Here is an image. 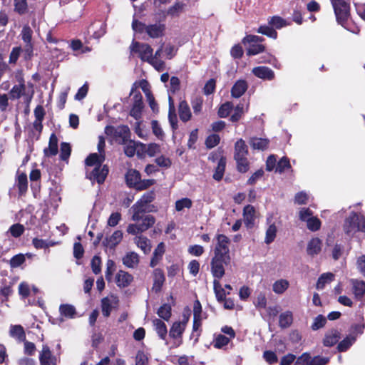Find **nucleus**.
<instances>
[{"instance_id": "nucleus-1", "label": "nucleus", "mask_w": 365, "mask_h": 365, "mask_svg": "<svg viewBox=\"0 0 365 365\" xmlns=\"http://www.w3.org/2000/svg\"><path fill=\"white\" fill-rule=\"evenodd\" d=\"M343 230L350 237H353L358 232L365 233V217L354 211L351 212L344 220Z\"/></svg>"}, {"instance_id": "nucleus-2", "label": "nucleus", "mask_w": 365, "mask_h": 365, "mask_svg": "<svg viewBox=\"0 0 365 365\" xmlns=\"http://www.w3.org/2000/svg\"><path fill=\"white\" fill-rule=\"evenodd\" d=\"M334 9L336 22L346 28L351 18V5L346 0H330Z\"/></svg>"}, {"instance_id": "nucleus-3", "label": "nucleus", "mask_w": 365, "mask_h": 365, "mask_svg": "<svg viewBox=\"0 0 365 365\" xmlns=\"http://www.w3.org/2000/svg\"><path fill=\"white\" fill-rule=\"evenodd\" d=\"M105 133L111 136L118 145L126 144L131 136L130 130L127 125H120L116 127L107 125L105 128Z\"/></svg>"}, {"instance_id": "nucleus-4", "label": "nucleus", "mask_w": 365, "mask_h": 365, "mask_svg": "<svg viewBox=\"0 0 365 365\" xmlns=\"http://www.w3.org/2000/svg\"><path fill=\"white\" fill-rule=\"evenodd\" d=\"M130 54H138V57L142 61L149 62L153 60V49L152 47L145 43H140L133 40L130 46Z\"/></svg>"}, {"instance_id": "nucleus-5", "label": "nucleus", "mask_w": 365, "mask_h": 365, "mask_svg": "<svg viewBox=\"0 0 365 365\" xmlns=\"http://www.w3.org/2000/svg\"><path fill=\"white\" fill-rule=\"evenodd\" d=\"M231 257L213 256L210 262L211 273L214 278L222 279L225 274V266L230 264Z\"/></svg>"}, {"instance_id": "nucleus-6", "label": "nucleus", "mask_w": 365, "mask_h": 365, "mask_svg": "<svg viewBox=\"0 0 365 365\" xmlns=\"http://www.w3.org/2000/svg\"><path fill=\"white\" fill-rule=\"evenodd\" d=\"M138 82H135L131 88L130 95H133V104L130 111V115L135 119L140 118L144 108L143 96L139 91H137Z\"/></svg>"}, {"instance_id": "nucleus-7", "label": "nucleus", "mask_w": 365, "mask_h": 365, "mask_svg": "<svg viewBox=\"0 0 365 365\" xmlns=\"http://www.w3.org/2000/svg\"><path fill=\"white\" fill-rule=\"evenodd\" d=\"M216 244L214 248V256L231 257L230 254L229 245L230 240L223 234L215 235Z\"/></svg>"}, {"instance_id": "nucleus-8", "label": "nucleus", "mask_w": 365, "mask_h": 365, "mask_svg": "<svg viewBox=\"0 0 365 365\" xmlns=\"http://www.w3.org/2000/svg\"><path fill=\"white\" fill-rule=\"evenodd\" d=\"M119 299L116 294L110 293L101 300L102 314L105 318L110 316L113 309H117L119 307Z\"/></svg>"}, {"instance_id": "nucleus-9", "label": "nucleus", "mask_w": 365, "mask_h": 365, "mask_svg": "<svg viewBox=\"0 0 365 365\" xmlns=\"http://www.w3.org/2000/svg\"><path fill=\"white\" fill-rule=\"evenodd\" d=\"M109 173V168L107 165L102 167L96 166L93 170L87 175V178L93 182H96L99 185H102Z\"/></svg>"}, {"instance_id": "nucleus-10", "label": "nucleus", "mask_w": 365, "mask_h": 365, "mask_svg": "<svg viewBox=\"0 0 365 365\" xmlns=\"http://www.w3.org/2000/svg\"><path fill=\"white\" fill-rule=\"evenodd\" d=\"M40 365H57V356L53 354L48 344H43L38 356Z\"/></svg>"}, {"instance_id": "nucleus-11", "label": "nucleus", "mask_w": 365, "mask_h": 365, "mask_svg": "<svg viewBox=\"0 0 365 365\" xmlns=\"http://www.w3.org/2000/svg\"><path fill=\"white\" fill-rule=\"evenodd\" d=\"M131 210L133 211L132 220L136 222L140 221V219L143 218L144 214L156 212L158 210V207L151 203L143 205V207L138 206L137 207H135V206H132Z\"/></svg>"}, {"instance_id": "nucleus-12", "label": "nucleus", "mask_w": 365, "mask_h": 365, "mask_svg": "<svg viewBox=\"0 0 365 365\" xmlns=\"http://www.w3.org/2000/svg\"><path fill=\"white\" fill-rule=\"evenodd\" d=\"M252 73L264 81H272L275 78L274 72L269 67L260 66L253 68Z\"/></svg>"}, {"instance_id": "nucleus-13", "label": "nucleus", "mask_w": 365, "mask_h": 365, "mask_svg": "<svg viewBox=\"0 0 365 365\" xmlns=\"http://www.w3.org/2000/svg\"><path fill=\"white\" fill-rule=\"evenodd\" d=\"M255 208L251 205L245 206L243 209L244 223L247 229H252L255 226Z\"/></svg>"}, {"instance_id": "nucleus-14", "label": "nucleus", "mask_w": 365, "mask_h": 365, "mask_svg": "<svg viewBox=\"0 0 365 365\" xmlns=\"http://www.w3.org/2000/svg\"><path fill=\"white\" fill-rule=\"evenodd\" d=\"M153 284L152 290L158 293L161 291L165 281L164 272L162 269L156 268L153 272Z\"/></svg>"}, {"instance_id": "nucleus-15", "label": "nucleus", "mask_w": 365, "mask_h": 365, "mask_svg": "<svg viewBox=\"0 0 365 365\" xmlns=\"http://www.w3.org/2000/svg\"><path fill=\"white\" fill-rule=\"evenodd\" d=\"M341 338V333L336 329H331L326 332L323 339V345L327 347H331L336 344Z\"/></svg>"}, {"instance_id": "nucleus-16", "label": "nucleus", "mask_w": 365, "mask_h": 365, "mask_svg": "<svg viewBox=\"0 0 365 365\" xmlns=\"http://www.w3.org/2000/svg\"><path fill=\"white\" fill-rule=\"evenodd\" d=\"M133 281V277L128 272L119 270L115 275V283L120 288L128 287Z\"/></svg>"}, {"instance_id": "nucleus-17", "label": "nucleus", "mask_w": 365, "mask_h": 365, "mask_svg": "<svg viewBox=\"0 0 365 365\" xmlns=\"http://www.w3.org/2000/svg\"><path fill=\"white\" fill-rule=\"evenodd\" d=\"M141 175L135 169H128L125 175V182L128 187L136 189L140 180Z\"/></svg>"}, {"instance_id": "nucleus-18", "label": "nucleus", "mask_w": 365, "mask_h": 365, "mask_svg": "<svg viewBox=\"0 0 365 365\" xmlns=\"http://www.w3.org/2000/svg\"><path fill=\"white\" fill-rule=\"evenodd\" d=\"M166 26L165 24H154L147 26V34L152 38H157L165 35Z\"/></svg>"}, {"instance_id": "nucleus-19", "label": "nucleus", "mask_w": 365, "mask_h": 365, "mask_svg": "<svg viewBox=\"0 0 365 365\" xmlns=\"http://www.w3.org/2000/svg\"><path fill=\"white\" fill-rule=\"evenodd\" d=\"M353 293L355 299L365 301V282L363 280L351 279Z\"/></svg>"}, {"instance_id": "nucleus-20", "label": "nucleus", "mask_w": 365, "mask_h": 365, "mask_svg": "<svg viewBox=\"0 0 365 365\" xmlns=\"http://www.w3.org/2000/svg\"><path fill=\"white\" fill-rule=\"evenodd\" d=\"M16 185L18 188L19 196H24L28 190V179L26 173H19V172L17 173L16 178Z\"/></svg>"}, {"instance_id": "nucleus-21", "label": "nucleus", "mask_w": 365, "mask_h": 365, "mask_svg": "<svg viewBox=\"0 0 365 365\" xmlns=\"http://www.w3.org/2000/svg\"><path fill=\"white\" fill-rule=\"evenodd\" d=\"M122 239L123 232L121 230H116L110 237H106L103 241V245L106 247L113 249L121 242Z\"/></svg>"}, {"instance_id": "nucleus-22", "label": "nucleus", "mask_w": 365, "mask_h": 365, "mask_svg": "<svg viewBox=\"0 0 365 365\" xmlns=\"http://www.w3.org/2000/svg\"><path fill=\"white\" fill-rule=\"evenodd\" d=\"M248 85L245 80L237 81L231 88V96L233 98H240L247 90Z\"/></svg>"}, {"instance_id": "nucleus-23", "label": "nucleus", "mask_w": 365, "mask_h": 365, "mask_svg": "<svg viewBox=\"0 0 365 365\" xmlns=\"http://www.w3.org/2000/svg\"><path fill=\"white\" fill-rule=\"evenodd\" d=\"M322 241L318 238L314 237L309 240L307 247V252L309 255L314 257L320 253L322 250Z\"/></svg>"}, {"instance_id": "nucleus-24", "label": "nucleus", "mask_w": 365, "mask_h": 365, "mask_svg": "<svg viewBox=\"0 0 365 365\" xmlns=\"http://www.w3.org/2000/svg\"><path fill=\"white\" fill-rule=\"evenodd\" d=\"M269 140L268 138L252 137L250 139L249 143L253 150H265L268 148L269 145Z\"/></svg>"}, {"instance_id": "nucleus-25", "label": "nucleus", "mask_w": 365, "mask_h": 365, "mask_svg": "<svg viewBox=\"0 0 365 365\" xmlns=\"http://www.w3.org/2000/svg\"><path fill=\"white\" fill-rule=\"evenodd\" d=\"M178 114L182 122H187L191 119L192 113L190 106L185 100L181 101L178 106Z\"/></svg>"}, {"instance_id": "nucleus-26", "label": "nucleus", "mask_w": 365, "mask_h": 365, "mask_svg": "<svg viewBox=\"0 0 365 365\" xmlns=\"http://www.w3.org/2000/svg\"><path fill=\"white\" fill-rule=\"evenodd\" d=\"M165 252V249L164 242H160L153 253V257L150 262V266L151 267H155L159 263L162 259Z\"/></svg>"}, {"instance_id": "nucleus-27", "label": "nucleus", "mask_w": 365, "mask_h": 365, "mask_svg": "<svg viewBox=\"0 0 365 365\" xmlns=\"http://www.w3.org/2000/svg\"><path fill=\"white\" fill-rule=\"evenodd\" d=\"M226 163V157L224 155L220 156L217 165L215 168L214 174L212 175L213 179H215L217 181H220L222 179L225 171Z\"/></svg>"}, {"instance_id": "nucleus-28", "label": "nucleus", "mask_w": 365, "mask_h": 365, "mask_svg": "<svg viewBox=\"0 0 365 365\" xmlns=\"http://www.w3.org/2000/svg\"><path fill=\"white\" fill-rule=\"evenodd\" d=\"M248 153V148L245 140L242 138L237 140L235 144L234 158L247 157Z\"/></svg>"}, {"instance_id": "nucleus-29", "label": "nucleus", "mask_w": 365, "mask_h": 365, "mask_svg": "<svg viewBox=\"0 0 365 365\" xmlns=\"http://www.w3.org/2000/svg\"><path fill=\"white\" fill-rule=\"evenodd\" d=\"M58 151V138L55 133H52L49 138L48 148L44 149V154L46 156H54Z\"/></svg>"}, {"instance_id": "nucleus-30", "label": "nucleus", "mask_w": 365, "mask_h": 365, "mask_svg": "<svg viewBox=\"0 0 365 365\" xmlns=\"http://www.w3.org/2000/svg\"><path fill=\"white\" fill-rule=\"evenodd\" d=\"M169 110H168V120L170 125L173 130L178 128V118L175 113V108L174 100L171 96L168 98Z\"/></svg>"}, {"instance_id": "nucleus-31", "label": "nucleus", "mask_w": 365, "mask_h": 365, "mask_svg": "<svg viewBox=\"0 0 365 365\" xmlns=\"http://www.w3.org/2000/svg\"><path fill=\"white\" fill-rule=\"evenodd\" d=\"M185 330V327L183 324H181L179 322H175L170 329L169 336L173 339H182Z\"/></svg>"}, {"instance_id": "nucleus-32", "label": "nucleus", "mask_w": 365, "mask_h": 365, "mask_svg": "<svg viewBox=\"0 0 365 365\" xmlns=\"http://www.w3.org/2000/svg\"><path fill=\"white\" fill-rule=\"evenodd\" d=\"M123 263L128 268H134L139 263L138 255L134 252H128L123 257Z\"/></svg>"}, {"instance_id": "nucleus-33", "label": "nucleus", "mask_w": 365, "mask_h": 365, "mask_svg": "<svg viewBox=\"0 0 365 365\" xmlns=\"http://www.w3.org/2000/svg\"><path fill=\"white\" fill-rule=\"evenodd\" d=\"M153 324L155 327V330L158 334V336L161 339L165 340L166 339L168 334L167 326L165 324V322L160 319H155L153 320Z\"/></svg>"}, {"instance_id": "nucleus-34", "label": "nucleus", "mask_w": 365, "mask_h": 365, "mask_svg": "<svg viewBox=\"0 0 365 365\" xmlns=\"http://www.w3.org/2000/svg\"><path fill=\"white\" fill-rule=\"evenodd\" d=\"M26 93V86L15 84L10 90L9 95L10 99L18 100Z\"/></svg>"}, {"instance_id": "nucleus-35", "label": "nucleus", "mask_w": 365, "mask_h": 365, "mask_svg": "<svg viewBox=\"0 0 365 365\" xmlns=\"http://www.w3.org/2000/svg\"><path fill=\"white\" fill-rule=\"evenodd\" d=\"M293 322V314L290 311H286L280 314L279 317V326L282 329L289 327Z\"/></svg>"}, {"instance_id": "nucleus-36", "label": "nucleus", "mask_w": 365, "mask_h": 365, "mask_svg": "<svg viewBox=\"0 0 365 365\" xmlns=\"http://www.w3.org/2000/svg\"><path fill=\"white\" fill-rule=\"evenodd\" d=\"M156 195L154 190L144 193L141 197L133 205L135 207H143V205L150 204L155 199Z\"/></svg>"}, {"instance_id": "nucleus-37", "label": "nucleus", "mask_w": 365, "mask_h": 365, "mask_svg": "<svg viewBox=\"0 0 365 365\" xmlns=\"http://www.w3.org/2000/svg\"><path fill=\"white\" fill-rule=\"evenodd\" d=\"M59 312L61 315L66 318L73 319L76 315V308L69 304H61Z\"/></svg>"}, {"instance_id": "nucleus-38", "label": "nucleus", "mask_w": 365, "mask_h": 365, "mask_svg": "<svg viewBox=\"0 0 365 365\" xmlns=\"http://www.w3.org/2000/svg\"><path fill=\"white\" fill-rule=\"evenodd\" d=\"M230 339L228 336H225L222 334H215L214 339H213V346L216 349H223L225 346L228 345L230 342Z\"/></svg>"}, {"instance_id": "nucleus-39", "label": "nucleus", "mask_w": 365, "mask_h": 365, "mask_svg": "<svg viewBox=\"0 0 365 365\" xmlns=\"http://www.w3.org/2000/svg\"><path fill=\"white\" fill-rule=\"evenodd\" d=\"M356 336L349 335L346 336L342 341H341L337 345V350L339 352L346 351L355 342Z\"/></svg>"}, {"instance_id": "nucleus-40", "label": "nucleus", "mask_w": 365, "mask_h": 365, "mask_svg": "<svg viewBox=\"0 0 365 365\" xmlns=\"http://www.w3.org/2000/svg\"><path fill=\"white\" fill-rule=\"evenodd\" d=\"M157 314L165 321H169L172 316V305L165 303L157 311Z\"/></svg>"}, {"instance_id": "nucleus-41", "label": "nucleus", "mask_w": 365, "mask_h": 365, "mask_svg": "<svg viewBox=\"0 0 365 365\" xmlns=\"http://www.w3.org/2000/svg\"><path fill=\"white\" fill-rule=\"evenodd\" d=\"M334 274L331 272H327L324 273L320 275V277L318 278L316 288L317 289H322L324 288L325 285L327 283H330L331 282L334 281Z\"/></svg>"}, {"instance_id": "nucleus-42", "label": "nucleus", "mask_w": 365, "mask_h": 365, "mask_svg": "<svg viewBox=\"0 0 365 365\" xmlns=\"http://www.w3.org/2000/svg\"><path fill=\"white\" fill-rule=\"evenodd\" d=\"M202 318L193 317L192 331L190 338L195 337V343L198 342L199 337L202 332Z\"/></svg>"}, {"instance_id": "nucleus-43", "label": "nucleus", "mask_w": 365, "mask_h": 365, "mask_svg": "<svg viewBox=\"0 0 365 365\" xmlns=\"http://www.w3.org/2000/svg\"><path fill=\"white\" fill-rule=\"evenodd\" d=\"M257 32L261 34L262 35H265L269 38L276 39L277 38L278 34L275 29H274L272 26L269 25H262L260 26Z\"/></svg>"}, {"instance_id": "nucleus-44", "label": "nucleus", "mask_w": 365, "mask_h": 365, "mask_svg": "<svg viewBox=\"0 0 365 365\" xmlns=\"http://www.w3.org/2000/svg\"><path fill=\"white\" fill-rule=\"evenodd\" d=\"M185 6V4L183 2L176 1L172 6L169 7L167 14L172 17L178 16L183 11Z\"/></svg>"}, {"instance_id": "nucleus-45", "label": "nucleus", "mask_w": 365, "mask_h": 365, "mask_svg": "<svg viewBox=\"0 0 365 365\" xmlns=\"http://www.w3.org/2000/svg\"><path fill=\"white\" fill-rule=\"evenodd\" d=\"M268 24L276 29H280L288 25L286 20L279 16L270 17L268 20Z\"/></svg>"}, {"instance_id": "nucleus-46", "label": "nucleus", "mask_w": 365, "mask_h": 365, "mask_svg": "<svg viewBox=\"0 0 365 365\" xmlns=\"http://www.w3.org/2000/svg\"><path fill=\"white\" fill-rule=\"evenodd\" d=\"M14 11L19 15H24L28 12V4L26 0H14Z\"/></svg>"}, {"instance_id": "nucleus-47", "label": "nucleus", "mask_w": 365, "mask_h": 365, "mask_svg": "<svg viewBox=\"0 0 365 365\" xmlns=\"http://www.w3.org/2000/svg\"><path fill=\"white\" fill-rule=\"evenodd\" d=\"M71 153V146L70 143L66 142H62L61 143L60 159L63 161L68 163Z\"/></svg>"}, {"instance_id": "nucleus-48", "label": "nucleus", "mask_w": 365, "mask_h": 365, "mask_svg": "<svg viewBox=\"0 0 365 365\" xmlns=\"http://www.w3.org/2000/svg\"><path fill=\"white\" fill-rule=\"evenodd\" d=\"M289 287V282L286 279H279L272 286L273 291L277 294H283Z\"/></svg>"}, {"instance_id": "nucleus-49", "label": "nucleus", "mask_w": 365, "mask_h": 365, "mask_svg": "<svg viewBox=\"0 0 365 365\" xmlns=\"http://www.w3.org/2000/svg\"><path fill=\"white\" fill-rule=\"evenodd\" d=\"M137 246L140 248L145 254H148L151 250V245L149 240L143 236L138 237L136 241Z\"/></svg>"}, {"instance_id": "nucleus-50", "label": "nucleus", "mask_w": 365, "mask_h": 365, "mask_svg": "<svg viewBox=\"0 0 365 365\" xmlns=\"http://www.w3.org/2000/svg\"><path fill=\"white\" fill-rule=\"evenodd\" d=\"M277 229L274 224L270 225L266 230L264 242L267 245L272 243L276 238Z\"/></svg>"}, {"instance_id": "nucleus-51", "label": "nucleus", "mask_w": 365, "mask_h": 365, "mask_svg": "<svg viewBox=\"0 0 365 365\" xmlns=\"http://www.w3.org/2000/svg\"><path fill=\"white\" fill-rule=\"evenodd\" d=\"M10 334L12 336H16L20 341H25L26 339V334L21 325L11 326Z\"/></svg>"}, {"instance_id": "nucleus-52", "label": "nucleus", "mask_w": 365, "mask_h": 365, "mask_svg": "<svg viewBox=\"0 0 365 365\" xmlns=\"http://www.w3.org/2000/svg\"><path fill=\"white\" fill-rule=\"evenodd\" d=\"M289 169H292L289 159L287 156H284L277 162L276 172L282 173Z\"/></svg>"}, {"instance_id": "nucleus-53", "label": "nucleus", "mask_w": 365, "mask_h": 365, "mask_svg": "<svg viewBox=\"0 0 365 365\" xmlns=\"http://www.w3.org/2000/svg\"><path fill=\"white\" fill-rule=\"evenodd\" d=\"M237 163V169L240 173H245L249 170L250 163L247 157L234 158Z\"/></svg>"}, {"instance_id": "nucleus-54", "label": "nucleus", "mask_w": 365, "mask_h": 365, "mask_svg": "<svg viewBox=\"0 0 365 365\" xmlns=\"http://www.w3.org/2000/svg\"><path fill=\"white\" fill-rule=\"evenodd\" d=\"M204 100L202 96H197L191 100V106L195 115H199L202 110Z\"/></svg>"}, {"instance_id": "nucleus-55", "label": "nucleus", "mask_w": 365, "mask_h": 365, "mask_svg": "<svg viewBox=\"0 0 365 365\" xmlns=\"http://www.w3.org/2000/svg\"><path fill=\"white\" fill-rule=\"evenodd\" d=\"M141 220L142 222L139 224L140 225L141 230H143V232L152 227L155 223V217L150 215H145L144 217H143Z\"/></svg>"}, {"instance_id": "nucleus-56", "label": "nucleus", "mask_w": 365, "mask_h": 365, "mask_svg": "<svg viewBox=\"0 0 365 365\" xmlns=\"http://www.w3.org/2000/svg\"><path fill=\"white\" fill-rule=\"evenodd\" d=\"M124 153L126 156L132 158L135 155L138 143L133 140H129L126 144H124Z\"/></svg>"}, {"instance_id": "nucleus-57", "label": "nucleus", "mask_w": 365, "mask_h": 365, "mask_svg": "<svg viewBox=\"0 0 365 365\" xmlns=\"http://www.w3.org/2000/svg\"><path fill=\"white\" fill-rule=\"evenodd\" d=\"M25 231V227L22 224L16 223L12 225L9 230L11 235L15 238L21 237Z\"/></svg>"}, {"instance_id": "nucleus-58", "label": "nucleus", "mask_w": 365, "mask_h": 365, "mask_svg": "<svg viewBox=\"0 0 365 365\" xmlns=\"http://www.w3.org/2000/svg\"><path fill=\"white\" fill-rule=\"evenodd\" d=\"M322 222L317 217H311L307 220V228L312 232L319 230L321 227Z\"/></svg>"}, {"instance_id": "nucleus-59", "label": "nucleus", "mask_w": 365, "mask_h": 365, "mask_svg": "<svg viewBox=\"0 0 365 365\" xmlns=\"http://www.w3.org/2000/svg\"><path fill=\"white\" fill-rule=\"evenodd\" d=\"M232 110V103L226 102L220 106L217 111V115L220 118H226L230 115Z\"/></svg>"}, {"instance_id": "nucleus-60", "label": "nucleus", "mask_w": 365, "mask_h": 365, "mask_svg": "<svg viewBox=\"0 0 365 365\" xmlns=\"http://www.w3.org/2000/svg\"><path fill=\"white\" fill-rule=\"evenodd\" d=\"M192 205V200L188 197H183L175 202V210L178 212L182 210L184 208H190Z\"/></svg>"}, {"instance_id": "nucleus-61", "label": "nucleus", "mask_w": 365, "mask_h": 365, "mask_svg": "<svg viewBox=\"0 0 365 365\" xmlns=\"http://www.w3.org/2000/svg\"><path fill=\"white\" fill-rule=\"evenodd\" d=\"M265 46L262 44L252 43L247 50V55L248 56H255L258 53L264 52Z\"/></svg>"}, {"instance_id": "nucleus-62", "label": "nucleus", "mask_w": 365, "mask_h": 365, "mask_svg": "<svg viewBox=\"0 0 365 365\" xmlns=\"http://www.w3.org/2000/svg\"><path fill=\"white\" fill-rule=\"evenodd\" d=\"M220 138L217 134H211L208 135L205 140V145L207 148L211 149L220 143Z\"/></svg>"}, {"instance_id": "nucleus-63", "label": "nucleus", "mask_w": 365, "mask_h": 365, "mask_svg": "<svg viewBox=\"0 0 365 365\" xmlns=\"http://www.w3.org/2000/svg\"><path fill=\"white\" fill-rule=\"evenodd\" d=\"M327 323V319L322 314H319L314 319V322L312 323L311 328L312 330L316 331L318 330L325 326Z\"/></svg>"}, {"instance_id": "nucleus-64", "label": "nucleus", "mask_w": 365, "mask_h": 365, "mask_svg": "<svg viewBox=\"0 0 365 365\" xmlns=\"http://www.w3.org/2000/svg\"><path fill=\"white\" fill-rule=\"evenodd\" d=\"M25 262V255L24 254H18L13 256L9 262L10 266L12 268H16L21 266Z\"/></svg>"}]
</instances>
